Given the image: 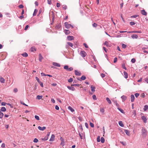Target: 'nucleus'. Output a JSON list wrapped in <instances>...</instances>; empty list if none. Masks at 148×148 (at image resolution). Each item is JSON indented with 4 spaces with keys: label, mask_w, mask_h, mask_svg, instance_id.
I'll return each mask as SVG.
<instances>
[{
    "label": "nucleus",
    "mask_w": 148,
    "mask_h": 148,
    "mask_svg": "<svg viewBox=\"0 0 148 148\" xmlns=\"http://www.w3.org/2000/svg\"><path fill=\"white\" fill-rule=\"evenodd\" d=\"M64 25L65 27L67 29H69L71 27L72 29L73 28V26L70 24H68L67 22H65L64 23Z\"/></svg>",
    "instance_id": "f257e3e1"
},
{
    "label": "nucleus",
    "mask_w": 148,
    "mask_h": 148,
    "mask_svg": "<svg viewBox=\"0 0 148 148\" xmlns=\"http://www.w3.org/2000/svg\"><path fill=\"white\" fill-rule=\"evenodd\" d=\"M147 131L144 128H143L142 130V136L145 137L147 135Z\"/></svg>",
    "instance_id": "f03ea898"
},
{
    "label": "nucleus",
    "mask_w": 148,
    "mask_h": 148,
    "mask_svg": "<svg viewBox=\"0 0 148 148\" xmlns=\"http://www.w3.org/2000/svg\"><path fill=\"white\" fill-rule=\"evenodd\" d=\"M62 27V25L61 23H57L55 27L56 29H60Z\"/></svg>",
    "instance_id": "7ed1b4c3"
},
{
    "label": "nucleus",
    "mask_w": 148,
    "mask_h": 148,
    "mask_svg": "<svg viewBox=\"0 0 148 148\" xmlns=\"http://www.w3.org/2000/svg\"><path fill=\"white\" fill-rule=\"evenodd\" d=\"M86 54V53L84 51H82L80 52V55L83 57H85Z\"/></svg>",
    "instance_id": "20e7f679"
},
{
    "label": "nucleus",
    "mask_w": 148,
    "mask_h": 148,
    "mask_svg": "<svg viewBox=\"0 0 148 148\" xmlns=\"http://www.w3.org/2000/svg\"><path fill=\"white\" fill-rule=\"evenodd\" d=\"M142 32L141 31H133L130 32H128L127 33H141Z\"/></svg>",
    "instance_id": "39448f33"
},
{
    "label": "nucleus",
    "mask_w": 148,
    "mask_h": 148,
    "mask_svg": "<svg viewBox=\"0 0 148 148\" xmlns=\"http://www.w3.org/2000/svg\"><path fill=\"white\" fill-rule=\"evenodd\" d=\"M60 139L61 141L60 145L62 146H64L65 145V142L63 138L62 137H61Z\"/></svg>",
    "instance_id": "423d86ee"
},
{
    "label": "nucleus",
    "mask_w": 148,
    "mask_h": 148,
    "mask_svg": "<svg viewBox=\"0 0 148 148\" xmlns=\"http://www.w3.org/2000/svg\"><path fill=\"white\" fill-rule=\"evenodd\" d=\"M141 118L144 123H145L147 122V119L146 116H143L141 117Z\"/></svg>",
    "instance_id": "0eeeda50"
},
{
    "label": "nucleus",
    "mask_w": 148,
    "mask_h": 148,
    "mask_svg": "<svg viewBox=\"0 0 148 148\" xmlns=\"http://www.w3.org/2000/svg\"><path fill=\"white\" fill-rule=\"evenodd\" d=\"M86 79V77L84 75H83L81 77L80 79L78 78H77V79L81 81L82 80H84Z\"/></svg>",
    "instance_id": "6e6552de"
},
{
    "label": "nucleus",
    "mask_w": 148,
    "mask_h": 148,
    "mask_svg": "<svg viewBox=\"0 0 148 148\" xmlns=\"http://www.w3.org/2000/svg\"><path fill=\"white\" fill-rule=\"evenodd\" d=\"M46 127L45 126H44L42 127H41L40 126H39L38 127V129L40 130L41 131H43L44 130H45L46 129Z\"/></svg>",
    "instance_id": "1a4fd4ad"
},
{
    "label": "nucleus",
    "mask_w": 148,
    "mask_h": 148,
    "mask_svg": "<svg viewBox=\"0 0 148 148\" xmlns=\"http://www.w3.org/2000/svg\"><path fill=\"white\" fill-rule=\"evenodd\" d=\"M141 13L142 14L145 16H146L147 14V12L145 11L144 10H141Z\"/></svg>",
    "instance_id": "9d476101"
},
{
    "label": "nucleus",
    "mask_w": 148,
    "mask_h": 148,
    "mask_svg": "<svg viewBox=\"0 0 148 148\" xmlns=\"http://www.w3.org/2000/svg\"><path fill=\"white\" fill-rule=\"evenodd\" d=\"M75 74L76 75L80 76L81 74V73L78 71L77 70H75Z\"/></svg>",
    "instance_id": "9b49d317"
},
{
    "label": "nucleus",
    "mask_w": 148,
    "mask_h": 148,
    "mask_svg": "<svg viewBox=\"0 0 148 148\" xmlns=\"http://www.w3.org/2000/svg\"><path fill=\"white\" fill-rule=\"evenodd\" d=\"M121 98L122 99V101L124 102L127 99V97L125 95H123L121 97Z\"/></svg>",
    "instance_id": "f8f14e48"
},
{
    "label": "nucleus",
    "mask_w": 148,
    "mask_h": 148,
    "mask_svg": "<svg viewBox=\"0 0 148 148\" xmlns=\"http://www.w3.org/2000/svg\"><path fill=\"white\" fill-rule=\"evenodd\" d=\"M67 38L69 40H71L74 39V37L73 36H67Z\"/></svg>",
    "instance_id": "ddd939ff"
},
{
    "label": "nucleus",
    "mask_w": 148,
    "mask_h": 148,
    "mask_svg": "<svg viewBox=\"0 0 148 148\" xmlns=\"http://www.w3.org/2000/svg\"><path fill=\"white\" fill-rule=\"evenodd\" d=\"M135 99L134 95L132 94L131 95V101L132 102H133Z\"/></svg>",
    "instance_id": "4468645a"
},
{
    "label": "nucleus",
    "mask_w": 148,
    "mask_h": 148,
    "mask_svg": "<svg viewBox=\"0 0 148 148\" xmlns=\"http://www.w3.org/2000/svg\"><path fill=\"white\" fill-rule=\"evenodd\" d=\"M131 37L133 39H137L138 36L136 34H133L131 36Z\"/></svg>",
    "instance_id": "2eb2a0df"
},
{
    "label": "nucleus",
    "mask_w": 148,
    "mask_h": 148,
    "mask_svg": "<svg viewBox=\"0 0 148 148\" xmlns=\"http://www.w3.org/2000/svg\"><path fill=\"white\" fill-rule=\"evenodd\" d=\"M55 138V135L53 134L52 135L51 137L49 140L50 141H53L54 140Z\"/></svg>",
    "instance_id": "dca6fc26"
},
{
    "label": "nucleus",
    "mask_w": 148,
    "mask_h": 148,
    "mask_svg": "<svg viewBox=\"0 0 148 148\" xmlns=\"http://www.w3.org/2000/svg\"><path fill=\"white\" fill-rule=\"evenodd\" d=\"M53 65L54 66H56L57 67H60V64L56 62H53Z\"/></svg>",
    "instance_id": "f3484780"
},
{
    "label": "nucleus",
    "mask_w": 148,
    "mask_h": 148,
    "mask_svg": "<svg viewBox=\"0 0 148 148\" xmlns=\"http://www.w3.org/2000/svg\"><path fill=\"white\" fill-rule=\"evenodd\" d=\"M5 79L1 77H0V82L2 83H5Z\"/></svg>",
    "instance_id": "a211bd4d"
},
{
    "label": "nucleus",
    "mask_w": 148,
    "mask_h": 148,
    "mask_svg": "<svg viewBox=\"0 0 148 148\" xmlns=\"http://www.w3.org/2000/svg\"><path fill=\"white\" fill-rule=\"evenodd\" d=\"M67 88L70 90H71L72 91H74L75 90V88L74 87H71L69 86H67Z\"/></svg>",
    "instance_id": "6ab92c4d"
},
{
    "label": "nucleus",
    "mask_w": 148,
    "mask_h": 148,
    "mask_svg": "<svg viewBox=\"0 0 148 148\" xmlns=\"http://www.w3.org/2000/svg\"><path fill=\"white\" fill-rule=\"evenodd\" d=\"M79 129L78 130V131H79H79H80V132H82L83 131V128H82V125L81 124L80 125H79Z\"/></svg>",
    "instance_id": "aec40b11"
},
{
    "label": "nucleus",
    "mask_w": 148,
    "mask_h": 148,
    "mask_svg": "<svg viewBox=\"0 0 148 148\" xmlns=\"http://www.w3.org/2000/svg\"><path fill=\"white\" fill-rule=\"evenodd\" d=\"M90 87L91 88V90L93 92H94L95 91V86L93 85H91Z\"/></svg>",
    "instance_id": "412c9836"
},
{
    "label": "nucleus",
    "mask_w": 148,
    "mask_h": 148,
    "mask_svg": "<svg viewBox=\"0 0 148 148\" xmlns=\"http://www.w3.org/2000/svg\"><path fill=\"white\" fill-rule=\"evenodd\" d=\"M64 32L66 35H68L70 33V31L69 30L65 29Z\"/></svg>",
    "instance_id": "4be33fe9"
},
{
    "label": "nucleus",
    "mask_w": 148,
    "mask_h": 148,
    "mask_svg": "<svg viewBox=\"0 0 148 148\" xmlns=\"http://www.w3.org/2000/svg\"><path fill=\"white\" fill-rule=\"evenodd\" d=\"M124 77L125 79H127L128 77V74L125 71H124L123 72Z\"/></svg>",
    "instance_id": "5701e85b"
},
{
    "label": "nucleus",
    "mask_w": 148,
    "mask_h": 148,
    "mask_svg": "<svg viewBox=\"0 0 148 148\" xmlns=\"http://www.w3.org/2000/svg\"><path fill=\"white\" fill-rule=\"evenodd\" d=\"M39 61L40 62H41L43 58L41 54L40 53L39 54Z\"/></svg>",
    "instance_id": "b1692460"
},
{
    "label": "nucleus",
    "mask_w": 148,
    "mask_h": 148,
    "mask_svg": "<svg viewBox=\"0 0 148 148\" xmlns=\"http://www.w3.org/2000/svg\"><path fill=\"white\" fill-rule=\"evenodd\" d=\"M78 132H79V135L80 136L81 138L82 139L83 138V134L82 133H81V132H79V131H78Z\"/></svg>",
    "instance_id": "393cba45"
},
{
    "label": "nucleus",
    "mask_w": 148,
    "mask_h": 148,
    "mask_svg": "<svg viewBox=\"0 0 148 148\" xmlns=\"http://www.w3.org/2000/svg\"><path fill=\"white\" fill-rule=\"evenodd\" d=\"M124 132L126 133V134L128 136H130V133L127 130H125Z\"/></svg>",
    "instance_id": "a878e982"
},
{
    "label": "nucleus",
    "mask_w": 148,
    "mask_h": 148,
    "mask_svg": "<svg viewBox=\"0 0 148 148\" xmlns=\"http://www.w3.org/2000/svg\"><path fill=\"white\" fill-rule=\"evenodd\" d=\"M68 109L70 110L71 112H73L74 111V110L73 109L71 106H69Z\"/></svg>",
    "instance_id": "bb28decb"
},
{
    "label": "nucleus",
    "mask_w": 148,
    "mask_h": 148,
    "mask_svg": "<svg viewBox=\"0 0 148 148\" xmlns=\"http://www.w3.org/2000/svg\"><path fill=\"white\" fill-rule=\"evenodd\" d=\"M119 124L120 126L122 127H123L124 125H123L122 122V121H119Z\"/></svg>",
    "instance_id": "cd10ccee"
},
{
    "label": "nucleus",
    "mask_w": 148,
    "mask_h": 148,
    "mask_svg": "<svg viewBox=\"0 0 148 148\" xmlns=\"http://www.w3.org/2000/svg\"><path fill=\"white\" fill-rule=\"evenodd\" d=\"M21 55L24 57H27L28 56L27 53L26 52L23 53Z\"/></svg>",
    "instance_id": "c85d7f7f"
},
{
    "label": "nucleus",
    "mask_w": 148,
    "mask_h": 148,
    "mask_svg": "<svg viewBox=\"0 0 148 148\" xmlns=\"http://www.w3.org/2000/svg\"><path fill=\"white\" fill-rule=\"evenodd\" d=\"M106 100L109 104H111V101L109 98L107 97L106 98Z\"/></svg>",
    "instance_id": "c756f323"
},
{
    "label": "nucleus",
    "mask_w": 148,
    "mask_h": 148,
    "mask_svg": "<svg viewBox=\"0 0 148 148\" xmlns=\"http://www.w3.org/2000/svg\"><path fill=\"white\" fill-rule=\"evenodd\" d=\"M42 95H37L36 97V99L39 100L41 99L42 98Z\"/></svg>",
    "instance_id": "7c9ffc66"
},
{
    "label": "nucleus",
    "mask_w": 148,
    "mask_h": 148,
    "mask_svg": "<svg viewBox=\"0 0 148 148\" xmlns=\"http://www.w3.org/2000/svg\"><path fill=\"white\" fill-rule=\"evenodd\" d=\"M148 109V106L147 105H145L144 106L143 109L144 111H146Z\"/></svg>",
    "instance_id": "2f4dec72"
},
{
    "label": "nucleus",
    "mask_w": 148,
    "mask_h": 148,
    "mask_svg": "<svg viewBox=\"0 0 148 148\" xmlns=\"http://www.w3.org/2000/svg\"><path fill=\"white\" fill-rule=\"evenodd\" d=\"M48 139V137L46 136L44 138H41V140H43L44 141H45L47 140Z\"/></svg>",
    "instance_id": "473e14b6"
},
{
    "label": "nucleus",
    "mask_w": 148,
    "mask_h": 148,
    "mask_svg": "<svg viewBox=\"0 0 148 148\" xmlns=\"http://www.w3.org/2000/svg\"><path fill=\"white\" fill-rule=\"evenodd\" d=\"M38 12V10L37 9H35L34 12L33 14V16H35L36 15V13Z\"/></svg>",
    "instance_id": "72a5a7b5"
},
{
    "label": "nucleus",
    "mask_w": 148,
    "mask_h": 148,
    "mask_svg": "<svg viewBox=\"0 0 148 148\" xmlns=\"http://www.w3.org/2000/svg\"><path fill=\"white\" fill-rule=\"evenodd\" d=\"M122 67L125 69V70H127V69L125 66V64L124 63H123L122 65Z\"/></svg>",
    "instance_id": "f704fd0d"
},
{
    "label": "nucleus",
    "mask_w": 148,
    "mask_h": 148,
    "mask_svg": "<svg viewBox=\"0 0 148 148\" xmlns=\"http://www.w3.org/2000/svg\"><path fill=\"white\" fill-rule=\"evenodd\" d=\"M67 43L69 46H70L71 47H73V44L72 43L69 42H67Z\"/></svg>",
    "instance_id": "c9c22d12"
},
{
    "label": "nucleus",
    "mask_w": 148,
    "mask_h": 148,
    "mask_svg": "<svg viewBox=\"0 0 148 148\" xmlns=\"http://www.w3.org/2000/svg\"><path fill=\"white\" fill-rule=\"evenodd\" d=\"M1 110L2 111L5 112L6 110V109L5 107H3L1 108Z\"/></svg>",
    "instance_id": "e433bc0d"
},
{
    "label": "nucleus",
    "mask_w": 148,
    "mask_h": 148,
    "mask_svg": "<svg viewBox=\"0 0 148 148\" xmlns=\"http://www.w3.org/2000/svg\"><path fill=\"white\" fill-rule=\"evenodd\" d=\"M80 85L78 84H72L71 85V86H78L79 87Z\"/></svg>",
    "instance_id": "4c0bfd02"
},
{
    "label": "nucleus",
    "mask_w": 148,
    "mask_h": 148,
    "mask_svg": "<svg viewBox=\"0 0 148 148\" xmlns=\"http://www.w3.org/2000/svg\"><path fill=\"white\" fill-rule=\"evenodd\" d=\"M101 142L102 143H103L105 142V139L103 137H101Z\"/></svg>",
    "instance_id": "58836bf2"
},
{
    "label": "nucleus",
    "mask_w": 148,
    "mask_h": 148,
    "mask_svg": "<svg viewBox=\"0 0 148 148\" xmlns=\"http://www.w3.org/2000/svg\"><path fill=\"white\" fill-rule=\"evenodd\" d=\"M139 16L138 15H135L133 16H131V18H136L137 17H139Z\"/></svg>",
    "instance_id": "ea45409f"
},
{
    "label": "nucleus",
    "mask_w": 148,
    "mask_h": 148,
    "mask_svg": "<svg viewBox=\"0 0 148 148\" xmlns=\"http://www.w3.org/2000/svg\"><path fill=\"white\" fill-rule=\"evenodd\" d=\"M31 50L32 51L34 52L36 51V49L34 47H32L31 48Z\"/></svg>",
    "instance_id": "a19ab883"
},
{
    "label": "nucleus",
    "mask_w": 148,
    "mask_h": 148,
    "mask_svg": "<svg viewBox=\"0 0 148 148\" xmlns=\"http://www.w3.org/2000/svg\"><path fill=\"white\" fill-rule=\"evenodd\" d=\"M122 47L123 49H125L127 45L125 44H122Z\"/></svg>",
    "instance_id": "79ce46f5"
},
{
    "label": "nucleus",
    "mask_w": 148,
    "mask_h": 148,
    "mask_svg": "<svg viewBox=\"0 0 148 148\" xmlns=\"http://www.w3.org/2000/svg\"><path fill=\"white\" fill-rule=\"evenodd\" d=\"M3 116V113L1 112L0 110V118L1 119L2 118Z\"/></svg>",
    "instance_id": "37998d69"
},
{
    "label": "nucleus",
    "mask_w": 148,
    "mask_h": 148,
    "mask_svg": "<svg viewBox=\"0 0 148 148\" xmlns=\"http://www.w3.org/2000/svg\"><path fill=\"white\" fill-rule=\"evenodd\" d=\"M64 69L68 71L69 69V66L67 65H65L64 67Z\"/></svg>",
    "instance_id": "c03bdc74"
},
{
    "label": "nucleus",
    "mask_w": 148,
    "mask_h": 148,
    "mask_svg": "<svg viewBox=\"0 0 148 148\" xmlns=\"http://www.w3.org/2000/svg\"><path fill=\"white\" fill-rule=\"evenodd\" d=\"M73 81V79L72 78H70L68 80V82L69 83Z\"/></svg>",
    "instance_id": "a18cd8bd"
},
{
    "label": "nucleus",
    "mask_w": 148,
    "mask_h": 148,
    "mask_svg": "<svg viewBox=\"0 0 148 148\" xmlns=\"http://www.w3.org/2000/svg\"><path fill=\"white\" fill-rule=\"evenodd\" d=\"M34 117L37 120H40L39 117L38 116L35 115Z\"/></svg>",
    "instance_id": "49530a36"
},
{
    "label": "nucleus",
    "mask_w": 148,
    "mask_h": 148,
    "mask_svg": "<svg viewBox=\"0 0 148 148\" xmlns=\"http://www.w3.org/2000/svg\"><path fill=\"white\" fill-rule=\"evenodd\" d=\"M120 143L124 146H125L126 145V143L125 142L121 141Z\"/></svg>",
    "instance_id": "de8ad7c7"
},
{
    "label": "nucleus",
    "mask_w": 148,
    "mask_h": 148,
    "mask_svg": "<svg viewBox=\"0 0 148 148\" xmlns=\"http://www.w3.org/2000/svg\"><path fill=\"white\" fill-rule=\"evenodd\" d=\"M63 9L66 10L67 8V7L66 5H63L62 6Z\"/></svg>",
    "instance_id": "09e8293b"
},
{
    "label": "nucleus",
    "mask_w": 148,
    "mask_h": 148,
    "mask_svg": "<svg viewBox=\"0 0 148 148\" xmlns=\"http://www.w3.org/2000/svg\"><path fill=\"white\" fill-rule=\"evenodd\" d=\"M118 109L122 113H124V111L123 110L119 108H118Z\"/></svg>",
    "instance_id": "8fccbe9b"
},
{
    "label": "nucleus",
    "mask_w": 148,
    "mask_h": 148,
    "mask_svg": "<svg viewBox=\"0 0 148 148\" xmlns=\"http://www.w3.org/2000/svg\"><path fill=\"white\" fill-rule=\"evenodd\" d=\"M135 24V23L132 21L130 22V25L132 26L134 25Z\"/></svg>",
    "instance_id": "3c124183"
},
{
    "label": "nucleus",
    "mask_w": 148,
    "mask_h": 148,
    "mask_svg": "<svg viewBox=\"0 0 148 148\" xmlns=\"http://www.w3.org/2000/svg\"><path fill=\"white\" fill-rule=\"evenodd\" d=\"M104 45H106L107 46H108V43L107 41H106L103 44Z\"/></svg>",
    "instance_id": "603ef678"
},
{
    "label": "nucleus",
    "mask_w": 148,
    "mask_h": 148,
    "mask_svg": "<svg viewBox=\"0 0 148 148\" xmlns=\"http://www.w3.org/2000/svg\"><path fill=\"white\" fill-rule=\"evenodd\" d=\"M38 139L36 138H35L33 140V142L35 143H37L38 142Z\"/></svg>",
    "instance_id": "864d4df0"
},
{
    "label": "nucleus",
    "mask_w": 148,
    "mask_h": 148,
    "mask_svg": "<svg viewBox=\"0 0 148 148\" xmlns=\"http://www.w3.org/2000/svg\"><path fill=\"white\" fill-rule=\"evenodd\" d=\"M100 137L99 136H98L97 138V142H99L100 141Z\"/></svg>",
    "instance_id": "5fc2aeb1"
},
{
    "label": "nucleus",
    "mask_w": 148,
    "mask_h": 148,
    "mask_svg": "<svg viewBox=\"0 0 148 148\" xmlns=\"http://www.w3.org/2000/svg\"><path fill=\"white\" fill-rule=\"evenodd\" d=\"M73 70V68L72 67H70L69 68L68 71H72Z\"/></svg>",
    "instance_id": "6e6d98bb"
},
{
    "label": "nucleus",
    "mask_w": 148,
    "mask_h": 148,
    "mask_svg": "<svg viewBox=\"0 0 148 148\" xmlns=\"http://www.w3.org/2000/svg\"><path fill=\"white\" fill-rule=\"evenodd\" d=\"M136 60L134 58H132L131 59V61L132 63H134L135 62Z\"/></svg>",
    "instance_id": "4d7b16f0"
},
{
    "label": "nucleus",
    "mask_w": 148,
    "mask_h": 148,
    "mask_svg": "<svg viewBox=\"0 0 148 148\" xmlns=\"http://www.w3.org/2000/svg\"><path fill=\"white\" fill-rule=\"evenodd\" d=\"M92 98L94 100H96V96L95 95H93L92 96Z\"/></svg>",
    "instance_id": "13d9d810"
},
{
    "label": "nucleus",
    "mask_w": 148,
    "mask_h": 148,
    "mask_svg": "<svg viewBox=\"0 0 148 148\" xmlns=\"http://www.w3.org/2000/svg\"><path fill=\"white\" fill-rule=\"evenodd\" d=\"M114 103H115L116 106H117V107H118L119 106V104L118 103H117V101L116 100V101H114Z\"/></svg>",
    "instance_id": "bf43d9fd"
},
{
    "label": "nucleus",
    "mask_w": 148,
    "mask_h": 148,
    "mask_svg": "<svg viewBox=\"0 0 148 148\" xmlns=\"http://www.w3.org/2000/svg\"><path fill=\"white\" fill-rule=\"evenodd\" d=\"M5 145L4 143H2L1 145V147L2 148H5Z\"/></svg>",
    "instance_id": "052dcab7"
},
{
    "label": "nucleus",
    "mask_w": 148,
    "mask_h": 148,
    "mask_svg": "<svg viewBox=\"0 0 148 148\" xmlns=\"http://www.w3.org/2000/svg\"><path fill=\"white\" fill-rule=\"evenodd\" d=\"M135 95L136 97H137L139 95V94L137 93H136L135 94Z\"/></svg>",
    "instance_id": "680f3d73"
},
{
    "label": "nucleus",
    "mask_w": 148,
    "mask_h": 148,
    "mask_svg": "<svg viewBox=\"0 0 148 148\" xmlns=\"http://www.w3.org/2000/svg\"><path fill=\"white\" fill-rule=\"evenodd\" d=\"M100 111L102 113H103L104 112V109L103 108H101L100 109Z\"/></svg>",
    "instance_id": "e2e57ef3"
},
{
    "label": "nucleus",
    "mask_w": 148,
    "mask_h": 148,
    "mask_svg": "<svg viewBox=\"0 0 148 148\" xmlns=\"http://www.w3.org/2000/svg\"><path fill=\"white\" fill-rule=\"evenodd\" d=\"M90 125L92 127H94V124L90 122Z\"/></svg>",
    "instance_id": "0e129e2a"
},
{
    "label": "nucleus",
    "mask_w": 148,
    "mask_h": 148,
    "mask_svg": "<svg viewBox=\"0 0 148 148\" xmlns=\"http://www.w3.org/2000/svg\"><path fill=\"white\" fill-rule=\"evenodd\" d=\"M117 58L116 57H115L114 58V63H116L117 61Z\"/></svg>",
    "instance_id": "69168bd1"
},
{
    "label": "nucleus",
    "mask_w": 148,
    "mask_h": 148,
    "mask_svg": "<svg viewBox=\"0 0 148 148\" xmlns=\"http://www.w3.org/2000/svg\"><path fill=\"white\" fill-rule=\"evenodd\" d=\"M92 26L94 27H96L97 26V24L95 23H94L92 24Z\"/></svg>",
    "instance_id": "338daca9"
},
{
    "label": "nucleus",
    "mask_w": 148,
    "mask_h": 148,
    "mask_svg": "<svg viewBox=\"0 0 148 148\" xmlns=\"http://www.w3.org/2000/svg\"><path fill=\"white\" fill-rule=\"evenodd\" d=\"M60 3H57L56 6L57 7L59 8V7H60Z\"/></svg>",
    "instance_id": "774afa93"
}]
</instances>
